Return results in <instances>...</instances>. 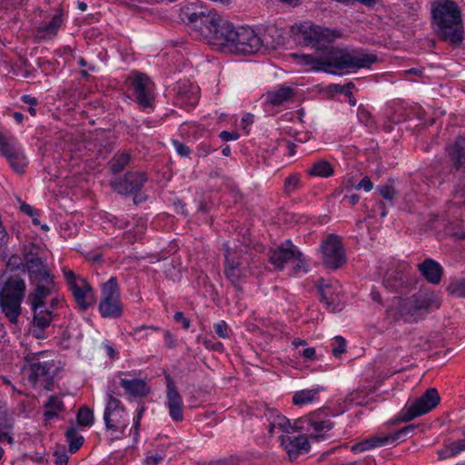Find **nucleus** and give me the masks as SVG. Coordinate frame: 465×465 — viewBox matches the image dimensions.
Instances as JSON below:
<instances>
[{"instance_id": "e2e57ef3", "label": "nucleus", "mask_w": 465, "mask_h": 465, "mask_svg": "<svg viewBox=\"0 0 465 465\" xmlns=\"http://www.w3.org/2000/svg\"><path fill=\"white\" fill-rule=\"evenodd\" d=\"M119 394L116 392V388L114 384H112L108 386L107 392H106V402H111V401H119L115 398V396H118Z\"/></svg>"}, {"instance_id": "0e129e2a", "label": "nucleus", "mask_w": 465, "mask_h": 465, "mask_svg": "<svg viewBox=\"0 0 465 465\" xmlns=\"http://www.w3.org/2000/svg\"><path fill=\"white\" fill-rule=\"evenodd\" d=\"M163 460V456L156 453L147 456L144 460V465H157Z\"/></svg>"}, {"instance_id": "0eeeda50", "label": "nucleus", "mask_w": 465, "mask_h": 465, "mask_svg": "<svg viewBox=\"0 0 465 465\" xmlns=\"http://www.w3.org/2000/svg\"><path fill=\"white\" fill-rule=\"evenodd\" d=\"M25 361L29 363L28 381L32 386L51 391L57 368L54 360L49 358L48 351L28 352Z\"/></svg>"}, {"instance_id": "774afa93", "label": "nucleus", "mask_w": 465, "mask_h": 465, "mask_svg": "<svg viewBox=\"0 0 465 465\" xmlns=\"http://www.w3.org/2000/svg\"><path fill=\"white\" fill-rule=\"evenodd\" d=\"M302 355L309 360H312L316 356V351L314 348H306L302 351Z\"/></svg>"}, {"instance_id": "de8ad7c7", "label": "nucleus", "mask_w": 465, "mask_h": 465, "mask_svg": "<svg viewBox=\"0 0 465 465\" xmlns=\"http://www.w3.org/2000/svg\"><path fill=\"white\" fill-rule=\"evenodd\" d=\"M21 211L30 216L32 218V222L34 224L37 225L40 223V221L38 219L39 213L37 210H35L34 207H32L30 204H27L25 203H23L20 206Z\"/></svg>"}, {"instance_id": "f03ea898", "label": "nucleus", "mask_w": 465, "mask_h": 465, "mask_svg": "<svg viewBox=\"0 0 465 465\" xmlns=\"http://www.w3.org/2000/svg\"><path fill=\"white\" fill-rule=\"evenodd\" d=\"M431 15L440 39L458 46L463 40L461 14L451 0H437L432 4Z\"/></svg>"}, {"instance_id": "a211bd4d", "label": "nucleus", "mask_w": 465, "mask_h": 465, "mask_svg": "<svg viewBox=\"0 0 465 465\" xmlns=\"http://www.w3.org/2000/svg\"><path fill=\"white\" fill-rule=\"evenodd\" d=\"M0 153L9 163L11 168L18 173H23L28 161L21 146L15 141L13 137L8 138L0 145Z\"/></svg>"}, {"instance_id": "5701e85b", "label": "nucleus", "mask_w": 465, "mask_h": 465, "mask_svg": "<svg viewBox=\"0 0 465 465\" xmlns=\"http://www.w3.org/2000/svg\"><path fill=\"white\" fill-rule=\"evenodd\" d=\"M177 102L183 107H193L199 101V87L188 81L179 82L175 86Z\"/></svg>"}, {"instance_id": "20e7f679", "label": "nucleus", "mask_w": 465, "mask_h": 465, "mask_svg": "<svg viewBox=\"0 0 465 465\" xmlns=\"http://www.w3.org/2000/svg\"><path fill=\"white\" fill-rule=\"evenodd\" d=\"M378 60L377 55L362 49L331 47L324 54V71L336 74L340 71L368 68Z\"/></svg>"}, {"instance_id": "1a4fd4ad", "label": "nucleus", "mask_w": 465, "mask_h": 465, "mask_svg": "<svg viewBox=\"0 0 465 465\" xmlns=\"http://www.w3.org/2000/svg\"><path fill=\"white\" fill-rule=\"evenodd\" d=\"M268 255L270 262L279 270H282L284 264L292 262L296 272L306 271L303 254L291 240H286L280 246L270 249Z\"/></svg>"}, {"instance_id": "69168bd1", "label": "nucleus", "mask_w": 465, "mask_h": 465, "mask_svg": "<svg viewBox=\"0 0 465 465\" xmlns=\"http://www.w3.org/2000/svg\"><path fill=\"white\" fill-rule=\"evenodd\" d=\"M163 336L166 346L168 348H174L176 345L174 336L169 331H164Z\"/></svg>"}, {"instance_id": "f3484780", "label": "nucleus", "mask_w": 465, "mask_h": 465, "mask_svg": "<svg viewBox=\"0 0 465 465\" xmlns=\"http://www.w3.org/2000/svg\"><path fill=\"white\" fill-rule=\"evenodd\" d=\"M104 421L107 430L119 432L121 436L125 435L129 418L124 406L120 401L106 402Z\"/></svg>"}, {"instance_id": "680f3d73", "label": "nucleus", "mask_w": 465, "mask_h": 465, "mask_svg": "<svg viewBox=\"0 0 465 465\" xmlns=\"http://www.w3.org/2000/svg\"><path fill=\"white\" fill-rule=\"evenodd\" d=\"M275 425L278 426L281 430L287 432L288 429L291 428L290 421L283 416H278Z\"/></svg>"}, {"instance_id": "72a5a7b5", "label": "nucleus", "mask_w": 465, "mask_h": 465, "mask_svg": "<svg viewBox=\"0 0 465 465\" xmlns=\"http://www.w3.org/2000/svg\"><path fill=\"white\" fill-rule=\"evenodd\" d=\"M322 391V388L318 387L316 389L296 391L292 397V402L294 405L311 403L318 398V395Z\"/></svg>"}, {"instance_id": "423d86ee", "label": "nucleus", "mask_w": 465, "mask_h": 465, "mask_svg": "<svg viewBox=\"0 0 465 465\" xmlns=\"http://www.w3.org/2000/svg\"><path fill=\"white\" fill-rule=\"evenodd\" d=\"M294 36L299 45L310 46L325 54L332 47L333 43L341 37V33L339 30L304 22L298 27Z\"/></svg>"}, {"instance_id": "a18cd8bd", "label": "nucleus", "mask_w": 465, "mask_h": 465, "mask_svg": "<svg viewBox=\"0 0 465 465\" xmlns=\"http://www.w3.org/2000/svg\"><path fill=\"white\" fill-rule=\"evenodd\" d=\"M448 292L459 298H465V278L449 284Z\"/></svg>"}, {"instance_id": "603ef678", "label": "nucleus", "mask_w": 465, "mask_h": 465, "mask_svg": "<svg viewBox=\"0 0 465 465\" xmlns=\"http://www.w3.org/2000/svg\"><path fill=\"white\" fill-rule=\"evenodd\" d=\"M64 279L69 286L71 288L74 284L79 283V278H76L74 272L69 269H64Z\"/></svg>"}, {"instance_id": "7ed1b4c3", "label": "nucleus", "mask_w": 465, "mask_h": 465, "mask_svg": "<svg viewBox=\"0 0 465 465\" xmlns=\"http://www.w3.org/2000/svg\"><path fill=\"white\" fill-rule=\"evenodd\" d=\"M41 248L29 242L24 246L23 255L25 267L29 279L35 285L28 296L51 295L55 292V283L47 264L40 257Z\"/></svg>"}, {"instance_id": "b1692460", "label": "nucleus", "mask_w": 465, "mask_h": 465, "mask_svg": "<svg viewBox=\"0 0 465 465\" xmlns=\"http://www.w3.org/2000/svg\"><path fill=\"white\" fill-rule=\"evenodd\" d=\"M282 445L287 451L290 460H294L300 453L306 452L310 449V443L304 436H282Z\"/></svg>"}, {"instance_id": "49530a36", "label": "nucleus", "mask_w": 465, "mask_h": 465, "mask_svg": "<svg viewBox=\"0 0 465 465\" xmlns=\"http://www.w3.org/2000/svg\"><path fill=\"white\" fill-rule=\"evenodd\" d=\"M331 353L336 358L346 351V341L341 336H336L331 343Z\"/></svg>"}, {"instance_id": "4c0bfd02", "label": "nucleus", "mask_w": 465, "mask_h": 465, "mask_svg": "<svg viewBox=\"0 0 465 465\" xmlns=\"http://www.w3.org/2000/svg\"><path fill=\"white\" fill-rule=\"evenodd\" d=\"M130 161V154L128 153H122L115 154L110 161V168L113 173L116 174L121 173Z\"/></svg>"}, {"instance_id": "79ce46f5", "label": "nucleus", "mask_w": 465, "mask_h": 465, "mask_svg": "<svg viewBox=\"0 0 465 465\" xmlns=\"http://www.w3.org/2000/svg\"><path fill=\"white\" fill-rule=\"evenodd\" d=\"M300 186V175L298 173H292L284 180L283 190L287 194H291Z\"/></svg>"}, {"instance_id": "e433bc0d", "label": "nucleus", "mask_w": 465, "mask_h": 465, "mask_svg": "<svg viewBox=\"0 0 465 465\" xmlns=\"http://www.w3.org/2000/svg\"><path fill=\"white\" fill-rule=\"evenodd\" d=\"M63 407L64 403L57 396H50L47 401L45 403V408L46 411L44 415L45 419L52 420L57 417L58 413L63 410Z\"/></svg>"}, {"instance_id": "4468645a", "label": "nucleus", "mask_w": 465, "mask_h": 465, "mask_svg": "<svg viewBox=\"0 0 465 465\" xmlns=\"http://www.w3.org/2000/svg\"><path fill=\"white\" fill-rule=\"evenodd\" d=\"M440 401V394L435 388L427 390L420 398L416 399L409 407L402 411V420L408 422L430 412L437 407Z\"/></svg>"}, {"instance_id": "a19ab883", "label": "nucleus", "mask_w": 465, "mask_h": 465, "mask_svg": "<svg viewBox=\"0 0 465 465\" xmlns=\"http://www.w3.org/2000/svg\"><path fill=\"white\" fill-rule=\"evenodd\" d=\"M303 421H306L309 426L313 428V430L319 433L322 431H328L332 428V422L329 420L317 421L314 420L312 417H308L304 419Z\"/></svg>"}, {"instance_id": "a878e982", "label": "nucleus", "mask_w": 465, "mask_h": 465, "mask_svg": "<svg viewBox=\"0 0 465 465\" xmlns=\"http://www.w3.org/2000/svg\"><path fill=\"white\" fill-rule=\"evenodd\" d=\"M407 264H402L400 270L388 271L383 279V284L387 289L398 292L405 287L409 276L404 272Z\"/></svg>"}, {"instance_id": "c03bdc74", "label": "nucleus", "mask_w": 465, "mask_h": 465, "mask_svg": "<svg viewBox=\"0 0 465 465\" xmlns=\"http://www.w3.org/2000/svg\"><path fill=\"white\" fill-rule=\"evenodd\" d=\"M147 331H159L160 328L153 325H142L134 328L129 334L135 340L140 341L148 338V333H144Z\"/></svg>"}, {"instance_id": "bf43d9fd", "label": "nucleus", "mask_w": 465, "mask_h": 465, "mask_svg": "<svg viewBox=\"0 0 465 465\" xmlns=\"http://www.w3.org/2000/svg\"><path fill=\"white\" fill-rule=\"evenodd\" d=\"M219 136L223 141L228 142L237 140L239 138V134L237 132L223 131L220 133Z\"/></svg>"}, {"instance_id": "c85d7f7f", "label": "nucleus", "mask_w": 465, "mask_h": 465, "mask_svg": "<svg viewBox=\"0 0 465 465\" xmlns=\"http://www.w3.org/2000/svg\"><path fill=\"white\" fill-rule=\"evenodd\" d=\"M374 391L371 386H361L345 397V402L355 405H366L369 403V395Z\"/></svg>"}, {"instance_id": "473e14b6", "label": "nucleus", "mask_w": 465, "mask_h": 465, "mask_svg": "<svg viewBox=\"0 0 465 465\" xmlns=\"http://www.w3.org/2000/svg\"><path fill=\"white\" fill-rule=\"evenodd\" d=\"M62 20L59 15H54L47 23L43 24L37 30L40 38H51L57 34Z\"/></svg>"}, {"instance_id": "8fccbe9b", "label": "nucleus", "mask_w": 465, "mask_h": 465, "mask_svg": "<svg viewBox=\"0 0 465 465\" xmlns=\"http://www.w3.org/2000/svg\"><path fill=\"white\" fill-rule=\"evenodd\" d=\"M172 143L176 151V153L182 157H187L190 155L191 150L184 143H181L178 140H172Z\"/></svg>"}, {"instance_id": "ea45409f", "label": "nucleus", "mask_w": 465, "mask_h": 465, "mask_svg": "<svg viewBox=\"0 0 465 465\" xmlns=\"http://www.w3.org/2000/svg\"><path fill=\"white\" fill-rule=\"evenodd\" d=\"M76 419L79 425L90 427L94 423V412L87 407H81Z\"/></svg>"}, {"instance_id": "2eb2a0df", "label": "nucleus", "mask_w": 465, "mask_h": 465, "mask_svg": "<svg viewBox=\"0 0 465 465\" xmlns=\"http://www.w3.org/2000/svg\"><path fill=\"white\" fill-rule=\"evenodd\" d=\"M224 256L223 272L226 278L240 291V282L247 276L248 272L246 259L241 252L232 249H227Z\"/></svg>"}, {"instance_id": "13d9d810", "label": "nucleus", "mask_w": 465, "mask_h": 465, "mask_svg": "<svg viewBox=\"0 0 465 465\" xmlns=\"http://www.w3.org/2000/svg\"><path fill=\"white\" fill-rule=\"evenodd\" d=\"M358 117L361 123H363L366 125L370 124L371 121V114L364 108H360L358 111Z\"/></svg>"}, {"instance_id": "7c9ffc66", "label": "nucleus", "mask_w": 465, "mask_h": 465, "mask_svg": "<svg viewBox=\"0 0 465 465\" xmlns=\"http://www.w3.org/2000/svg\"><path fill=\"white\" fill-rule=\"evenodd\" d=\"M450 153L454 160L455 168L465 171V138H459L454 143Z\"/></svg>"}, {"instance_id": "37998d69", "label": "nucleus", "mask_w": 465, "mask_h": 465, "mask_svg": "<svg viewBox=\"0 0 465 465\" xmlns=\"http://www.w3.org/2000/svg\"><path fill=\"white\" fill-rule=\"evenodd\" d=\"M453 203L465 207V176L462 181L455 186L453 193Z\"/></svg>"}, {"instance_id": "dca6fc26", "label": "nucleus", "mask_w": 465, "mask_h": 465, "mask_svg": "<svg viewBox=\"0 0 465 465\" xmlns=\"http://www.w3.org/2000/svg\"><path fill=\"white\" fill-rule=\"evenodd\" d=\"M234 36L232 52L241 54H254L263 48V41L250 27H238Z\"/></svg>"}, {"instance_id": "4be33fe9", "label": "nucleus", "mask_w": 465, "mask_h": 465, "mask_svg": "<svg viewBox=\"0 0 465 465\" xmlns=\"http://www.w3.org/2000/svg\"><path fill=\"white\" fill-rule=\"evenodd\" d=\"M79 283L74 284L69 290L71 291L78 307L81 310H86L94 303V292L92 286L85 279L79 278Z\"/></svg>"}, {"instance_id": "6e6d98bb", "label": "nucleus", "mask_w": 465, "mask_h": 465, "mask_svg": "<svg viewBox=\"0 0 465 465\" xmlns=\"http://www.w3.org/2000/svg\"><path fill=\"white\" fill-rule=\"evenodd\" d=\"M203 345L205 346L206 349L216 351H222L223 349V346L220 341H213L210 339H204Z\"/></svg>"}, {"instance_id": "864d4df0", "label": "nucleus", "mask_w": 465, "mask_h": 465, "mask_svg": "<svg viewBox=\"0 0 465 465\" xmlns=\"http://www.w3.org/2000/svg\"><path fill=\"white\" fill-rule=\"evenodd\" d=\"M353 87H354V84L351 82H350L344 85H341V84H333L332 85L333 90H335L337 93H342V94H346L347 96L352 95L351 88H353Z\"/></svg>"}, {"instance_id": "9b49d317", "label": "nucleus", "mask_w": 465, "mask_h": 465, "mask_svg": "<svg viewBox=\"0 0 465 465\" xmlns=\"http://www.w3.org/2000/svg\"><path fill=\"white\" fill-rule=\"evenodd\" d=\"M146 181L145 173L131 171L126 173L123 179L113 181L111 185L120 194L134 195V203L137 204L145 201V196L140 193V191Z\"/></svg>"}, {"instance_id": "f8f14e48", "label": "nucleus", "mask_w": 465, "mask_h": 465, "mask_svg": "<svg viewBox=\"0 0 465 465\" xmlns=\"http://www.w3.org/2000/svg\"><path fill=\"white\" fill-rule=\"evenodd\" d=\"M130 88L141 107L152 108L154 101V84L151 79L143 73H133L128 77Z\"/></svg>"}, {"instance_id": "338daca9", "label": "nucleus", "mask_w": 465, "mask_h": 465, "mask_svg": "<svg viewBox=\"0 0 465 465\" xmlns=\"http://www.w3.org/2000/svg\"><path fill=\"white\" fill-rule=\"evenodd\" d=\"M46 328H44V327H37V326H34L33 325V334L35 338L37 339H44L45 338V330Z\"/></svg>"}, {"instance_id": "f257e3e1", "label": "nucleus", "mask_w": 465, "mask_h": 465, "mask_svg": "<svg viewBox=\"0 0 465 465\" xmlns=\"http://www.w3.org/2000/svg\"><path fill=\"white\" fill-rule=\"evenodd\" d=\"M180 16L196 38L209 45L229 47L232 51L237 28L216 11H205L194 4H189L181 8Z\"/></svg>"}, {"instance_id": "3c124183", "label": "nucleus", "mask_w": 465, "mask_h": 465, "mask_svg": "<svg viewBox=\"0 0 465 465\" xmlns=\"http://www.w3.org/2000/svg\"><path fill=\"white\" fill-rule=\"evenodd\" d=\"M214 331H215L216 334L223 339H226L229 337L228 325L226 324V322L224 321H221V322H217L216 324H214Z\"/></svg>"}, {"instance_id": "58836bf2", "label": "nucleus", "mask_w": 465, "mask_h": 465, "mask_svg": "<svg viewBox=\"0 0 465 465\" xmlns=\"http://www.w3.org/2000/svg\"><path fill=\"white\" fill-rule=\"evenodd\" d=\"M393 183L394 182L392 180H389L386 183L377 187V191L384 200L390 203L391 205H393L394 200L397 196V191L394 188Z\"/></svg>"}, {"instance_id": "4d7b16f0", "label": "nucleus", "mask_w": 465, "mask_h": 465, "mask_svg": "<svg viewBox=\"0 0 465 465\" xmlns=\"http://www.w3.org/2000/svg\"><path fill=\"white\" fill-rule=\"evenodd\" d=\"M54 463L55 465H67L68 464V455L65 452L54 451Z\"/></svg>"}, {"instance_id": "c9c22d12", "label": "nucleus", "mask_w": 465, "mask_h": 465, "mask_svg": "<svg viewBox=\"0 0 465 465\" xmlns=\"http://www.w3.org/2000/svg\"><path fill=\"white\" fill-rule=\"evenodd\" d=\"M65 438L71 453H75L82 447L84 440V437L74 427H70L66 430Z\"/></svg>"}, {"instance_id": "2f4dec72", "label": "nucleus", "mask_w": 465, "mask_h": 465, "mask_svg": "<svg viewBox=\"0 0 465 465\" xmlns=\"http://www.w3.org/2000/svg\"><path fill=\"white\" fill-rule=\"evenodd\" d=\"M306 173L310 176L326 178L333 174V168L328 161L319 160L313 163L312 166L306 170Z\"/></svg>"}, {"instance_id": "412c9836", "label": "nucleus", "mask_w": 465, "mask_h": 465, "mask_svg": "<svg viewBox=\"0 0 465 465\" xmlns=\"http://www.w3.org/2000/svg\"><path fill=\"white\" fill-rule=\"evenodd\" d=\"M167 391H166V406L169 410V415L174 421H182L183 420V398L180 395L174 382L171 378L166 377Z\"/></svg>"}, {"instance_id": "f704fd0d", "label": "nucleus", "mask_w": 465, "mask_h": 465, "mask_svg": "<svg viewBox=\"0 0 465 465\" xmlns=\"http://www.w3.org/2000/svg\"><path fill=\"white\" fill-rule=\"evenodd\" d=\"M335 284L331 285H320L321 301L325 303L327 309L331 311L335 310V303L337 295L335 292Z\"/></svg>"}, {"instance_id": "9d476101", "label": "nucleus", "mask_w": 465, "mask_h": 465, "mask_svg": "<svg viewBox=\"0 0 465 465\" xmlns=\"http://www.w3.org/2000/svg\"><path fill=\"white\" fill-rule=\"evenodd\" d=\"M123 304L120 299V289L116 277H111L104 283L99 312L103 318H119L123 314Z\"/></svg>"}, {"instance_id": "aec40b11", "label": "nucleus", "mask_w": 465, "mask_h": 465, "mask_svg": "<svg viewBox=\"0 0 465 465\" xmlns=\"http://www.w3.org/2000/svg\"><path fill=\"white\" fill-rule=\"evenodd\" d=\"M48 295L43 296H28L27 300L31 305L34 313L33 325L37 327L47 328L55 317L51 310L44 309L45 301Z\"/></svg>"}, {"instance_id": "5fc2aeb1", "label": "nucleus", "mask_w": 465, "mask_h": 465, "mask_svg": "<svg viewBox=\"0 0 465 465\" xmlns=\"http://www.w3.org/2000/svg\"><path fill=\"white\" fill-rule=\"evenodd\" d=\"M356 189H363L365 192H370L373 188V183L368 176L363 177L361 182L355 186Z\"/></svg>"}, {"instance_id": "39448f33", "label": "nucleus", "mask_w": 465, "mask_h": 465, "mask_svg": "<svg viewBox=\"0 0 465 465\" xmlns=\"http://www.w3.org/2000/svg\"><path fill=\"white\" fill-rule=\"evenodd\" d=\"M440 304V298L437 292L429 290L420 291L400 302L399 313L406 322L413 323L438 310Z\"/></svg>"}, {"instance_id": "09e8293b", "label": "nucleus", "mask_w": 465, "mask_h": 465, "mask_svg": "<svg viewBox=\"0 0 465 465\" xmlns=\"http://www.w3.org/2000/svg\"><path fill=\"white\" fill-rule=\"evenodd\" d=\"M450 454L456 456L460 452L465 450V440H458L450 442L449 445Z\"/></svg>"}, {"instance_id": "cd10ccee", "label": "nucleus", "mask_w": 465, "mask_h": 465, "mask_svg": "<svg viewBox=\"0 0 465 465\" xmlns=\"http://www.w3.org/2000/svg\"><path fill=\"white\" fill-rule=\"evenodd\" d=\"M294 96V91L291 87H281L277 90L267 92L263 97L266 104L274 106L282 104Z\"/></svg>"}, {"instance_id": "c756f323", "label": "nucleus", "mask_w": 465, "mask_h": 465, "mask_svg": "<svg viewBox=\"0 0 465 465\" xmlns=\"http://www.w3.org/2000/svg\"><path fill=\"white\" fill-rule=\"evenodd\" d=\"M291 57L296 60L300 64L309 66L312 70L324 71V54L316 57L312 54H292Z\"/></svg>"}, {"instance_id": "bb28decb", "label": "nucleus", "mask_w": 465, "mask_h": 465, "mask_svg": "<svg viewBox=\"0 0 465 465\" xmlns=\"http://www.w3.org/2000/svg\"><path fill=\"white\" fill-rule=\"evenodd\" d=\"M120 386L131 397H144L150 393V388L142 379H121Z\"/></svg>"}, {"instance_id": "ddd939ff", "label": "nucleus", "mask_w": 465, "mask_h": 465, "mask_svg": "<svg viewBox=\"0 0 465 465\" xmlns=\"http://www.w3.org/2000/svg\"><path fill=\"white\" fill-rule=\"evenodd\" d=\"M322 262L331 269H338L346 262L345 251L341 237L329 234L321 244Z\"/></svg>"}, {"instance_id": "6e6552de", "label": "nucleus", "mask_w": 465, "mask_h": 465, "mask_svg": "<svg viewBox=\"0 0 465 465\" xmlns=\"http://www.w3.org/2000/svg\"><path fill=\"white\" fill-rule=\"evenodd\" d=\"M25 292V282L20 278H9L0 290V307L12 323H16L21 314Z\"/></svg>"}, {"instance_id": "052dcab7", "label": "nucleus", "mask_w": 465, "mask_h": 465, "mask_svg": "<svg viewBox=\"0 0 465 465\" xmlns=\"http://www.w3.org/2000/svg\"><path fill=\"white\" fill-rule=\"evenodd\" d=\"M173 319L177 322H182L183 327L184 329H188L190 327V321L184 317V314L182 312H177L173 315Z\"/></svg>"}, {"instance_id": "6ab92c4d", "label": "nucleus", "mask_w": 465, "mask_h": 465, "mask_svg": "<svg viewBox=\"0 0 465 465\" xmlns=\"http://www.w3.org/2000/svg\"><path fill=\"white\" fill-rule=\"evenodd\" d=\"M415 425H408L393 433H391L387 436H376L370 438L366 440H363L360 443H357L351 447V450L353 452H363L365 450L385 446L387 444L394 443L396 440H400L402 435H407L411 433L415 430Z\"/></svg>"}, {"instance_id": "393cba45", "label": "nucleus", "mask_w": 465, "mask_h": 465, "mask_svg": "<svg viewBox=\"0 0 465 465\" xmlns=\"http://www.w3.org/2000/svg\"><path fill=\"white\" fill-rule=\"evenodd\" d=\"M418 270L426 281L432 284H439L443 274L442 266L431 258H426L418 264Z\"/></svg>"}]
</instances>
